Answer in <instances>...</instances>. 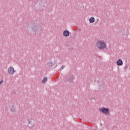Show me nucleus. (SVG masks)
<instances>
[{"instance_id": "5", "label": "nucleus", "mask_w": 130, "mask_h": 130, "mask_svg": "<svg viewBox=\"0 0 130 130\" xmlns=\"http://www.w3.org/2000/svg\"><path fill=\"white\" fill-rule=\"evenodd\" d=\"M63 35L64 37H69L70 36V31L68 30H65L63 31Z\"/></svg>"}, {"instance_id": "3", "label": "nucleus", "mask_w": 130, "mask_h": 130, "mask_svg": "<svg viewBox=\"0 0 130 130\" xmlns=\"http://www.w3.org/2000/svg\"><path fill=\"white\" fill-rule=\"evenodd\" d=\"M8 73L10 75H14L15 74V69H14V67H10L8 68Z\"/></svg>"}, {"instance_id": "7", "label": "nucleus", "mask_w": 130, "mask_h": 130, "mask_svg": "<svg viewBox=\"0 0 130 130\" xmlns=\"http://www.w3.org/2000/svg\"><path fill=\"white\" fill-rule=\"evenodd\" d=\"M95 22V18L91 17L89 19V23H92Z\"/></svg>"}, {"instance_id": "6", "label": "nucleus", "mask_w": 130, "mask_h": 130, "mask_svg": "<svg viewBox=\"0 0 130 130\" xmlns=\"http://www.w3.org/2000/svg\"><path fill=\"white\" fill-rule=\"evenodd\" d=\"M67 82H69V83H73V81L74 80V78L73 77H69L67 79Z\"/></svg>"}, {"instance_id": "10", "label": "nucleus", "mask_w": 130, "mask_h": 130, "mask_svg": "<svg viewBox=\"0 0 130 130\" xmlns=\"http://www.w3.org/2000/svg\"><path fill=\"white\" fill-rule=\"evenodd\" d=\"M4 83V80L0 81V85Z\"/></svg>"}, {"instance_id": "4", "label": "nucleus", "mask_w": 130, "mask_h": 130, "mask_svg": "<svg viewBox=\"0 0 130 130\" xmlns=\"http://www.w3.org/2000/svg\"><path fill=\"white\" fill-rule=\"evenodd\" d=\"M116 64L117 66L121 67V66L123 65V61H122V60L121 59H119L116 62Z\"/></svg>"}, {"instance_id": "11", "label": "nucleus", "mask_w": 130, "mask_h": 130, "mask_svg": "<svg viewBox=\"0 0 130 130\" xmlns=\"http://www.w3.org/2000/svg\"><path fill=\"white\" fill-rule=\"evenodd\" d=\"M63 69H64V66H62V67H61V70H63Z\"/></svg>"}, {"instance_id": "2", "label": "nucleus", "mask_w": 130, "mask_h": 130, "mask_svg": "<svg viewBox=\"0 0 130 130\" xmlns=\"http://www.w3.org/2000/svg\"><path fill=\"white\" fill-rule=\"evenodd\" d=\"M99 110L102 113H104L106 115H109L110 114L109 109L107 108H100Z\"/></svg>"}, {"instance_id": "8", "label": "nucleus", "mask_w": 130, "mask_h": 130, "mask_svg": "<svg viewBox=\"0 0 130 130\" xmlns=\"http://www.w3.org/2000/svg\"><path fill=\"white\" fill-rule=\"evenodd\" d=\"M47 82V78L44 77L43 79L41 81L42 84H45V83H46Z\"/></svg>"}, {"instance_id": "1", "label": "nucleus", "mask_w": 130, "mask_h": 130, "mask_svg": "<svg viewBox=\"0 0 130 130\" xmlns=\"http://www.w3.org/2000/svg\"><path fill=\"white\" fill-rule=\"evenodd\" d=\"M95 46L98 49H100L101 50H104L107 48V45L106 42L103 40H99L96 43Z\"/></svg>"}, {"instance_id": "9", "label": "nucleus", "mask_w": 130, "mask_h": 130, "mask_svg": "<svg viewBox=\"0 0 130 130\" xmlns=\"http://www.w3.org/2000/svg\"><path fill=\"white\" fill-rule=\"evenodd\" d=\"M53 65H54L53 62L51 61L49 62V66H50V67H53Z\"/></svg>"}]
</instances>
